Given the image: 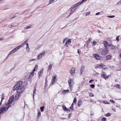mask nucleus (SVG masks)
Wrapping results in <instances>:
<instances>
[{"instance_id": "obj_1", "label": "nucleus", "mask_w": 121, "mask_h": 121, "mask_svg": "<svg viewBox=\"0 0 121 121\" xmlns=\"http://www.w3.org/2000/svg\"><path fill=\"white\" fill-rule=\"evenodd\" d=\"M23 82L22 81L19 82L18 83H16V85L13 87V90H17V96H18L20 94L22 93L24 90V86H22Z\"/></svg>"}, {"instance_id": "obj_2", "label": "nucleus", "mask_w": 121, "mask_h": 121, "mask_svg": "<svg viewBox=\"0 0 121 121\" xmlns=\"http://www.w3.org/2000/svg\"><path fill=\"white\" fill-rule=\"evenodd\" d=\"M99 53L100 54H102L103 55H105L107 54L108 52L107 48H105L103 50L102 48H100L98 49Z\"/></svg>"}, {"instance_id": "obj_3", "label": "nucleus", "mask_w": 121, "mask_h": 121, "mask_svg": "<svg viewBox=\"0 0 121 121\" xmlns=\"http://www.w3.org/2000/svg\"><path fill=\"white\" fill-rule=\"evenodd\" d=\"M14 96L12 95L10 97L8 100L9 102H8V109L11 107V105H10V104L12 103L13 99H14Z\"/></svg>"}, {"instance_id": "obj_4", "label": "nucleus", "mask_w": 121, "mask_h": 121, "mask_svg": "<svg viewBox=\"0 0 121 121\" xmlns=\"http://www.w3.org/2000/svg\"><path fill=\"white\" fill-rule=\"evenodd\" d=\"M8 110V108L5 107H1V109H0V112L2 113H4L6 111Z\"/></svg>"}, {"instance_id": "obj_5", "label": "nucleus", "mask_w": 121, "mask_h": 121, "mask_svg": "<svg viewBox=\"0 0 121 121\" xmlns=\"http://www.w3.org/2000/svg\"><path fill=\"white\" fill-rule=\"evenodd\" d=\"M68 83L69 85V86L70 88L71 89L72 88L73 82V81L71 79H69L68 81Z\"/></svg>"}, {"instance_id": "obj_6", "label": "nucleus", "mask_w": 121, "mask_h": 121, "mask_svg": "<svg viewBox=\"0 0 121 121\" xmlns=\"http://www.w3.org/2000/svg\"><path fill=\"white\" fill-rule=\"evenodd\" d=\"M101 76L105 80L108 79L109 77V75H107L106 74H101Z\"/></svg>"}, {"instance_id": "obj_7", "label": "nucleus", "mask_w": 121, "mask_h": 121, "mask_svg": "<svg viewBox=\"0 0 121 121\" xmlns=\"http://www.w3.org/2000/svg\"><path fill=\"white\" fill-rule=\"evenodd\" d=\"M97 68H101L102 69H105L106 68L105 66L104 65L102 64H101L100 65H98L97 66Z\"/></svg>"}, {"instance_id": "obj_8", "label": "nucleus", "mask_w": 121, "mask_h": 121, "mask_svg": "<svg viewBox=\"0 0 121 121\" xmlns=\"http://www.w3.org/2000/svg\"><path fill=\"white\" fill-rule=\"evenodd\" d=\"M71 42V39H68L66 42L65 45L67 47H68V45L70 44Z\"/></svg>"}, {"instance_id": "obj_9", "label": "nucleus", "mask_w": 121, "mask_h": 121, "mask_svg": "<svg viewBox=\"0 0 121 121\" xmlns=\"http://www.w3.org/2000/svg\"><path fill=\"white\" fill-rule=\"evenodd\" d=\"M94 56L95 57V58L97 60L99 59L100 58V56L99 55V54H96L94 55Z\"/></svg>"}, {"instance_id": "obj_10", "label": "nucleus", "mask_w": 121, "mask_h": 121, "mask_svg": "<svg viewBox=\"0 0 121 121\" xmlns=\"http://www.w3.org/2000/svg\"><path fill=\"white\" fill-rule=\"evenodd\" d=\"M62 107L64 110V111L68 112H70V110L67 109L65 105L63 106H62Z\"/></svg>"}, {"instance_id": "obj_11", "label": "nucleus", "mask_w": 121, "mask_h": 121, "mask_svg": "<svg viewBox=\"0 0 121 121\" xmlns=\"http://www.w3.org/2000/svg\"><path fill=\"white\" fill-rule=\"evenodd\" d=\"M45 53V52L44 51H43V52L42 53H41L39 54L38 55V56L39 57V58H41L43 56H44V54Z\"/></svg>"}, {"instance_id": "obj_12", "label": "nucleus", "mask_w": 121, "mask_h": 121, "mask_svg": "<svg viewBox=\"0 0 121 121\" xmlns=\"http://www.w3.org/2000/svg\"><path fill=\"white\" fill-rule=\"evenodd\" d=\"M69 92V90L68 89L66 90H64L62 92V94H65Z\"/></svg>"}, {"instance_id": "obj_13", "label": "nucleus", "mask_w": 121, "mask_h": 121, "mask_svg": "<svg viewBox=\"0 0 121 121\" xmlns=\"http://www.w3.org/2000/svg\"><path fill=\"white\" fill-rule=\"evenodd\" d=\"M70 72L71 74H73V73H75V69L74 68H72L70 70Z\"/></svg>"}, {"instance_id": "obj_14", "label": "nucleus", "mask_w": 121, "mask_h": 121, "mask_svg": "<svg viewBox=\"0 0 121 121\" xmlns=\"http://www.w3.org/2000/svg\"><path fill=\"white\" fill-rule=\"evenodd\" d=\"M103 43L104 45L105 48H107L108 42L107 41H105L103 42Z\"/></svg>"}, {"instance_id": "obj_15", "label": "nucleus", "mask_w": 121, "mask_h": 121, "mask_svg": "<svg viewBox=\"0 0 121 121\" xmlns=\"http://www.w3.org/2000/svg\"><path fill=\"white\" fill-rule=\"evenodd\" d=\"M85 67V66L83 65L81 67L80 69V73L81 74L82 73L84 70Z\"/></svg>"}, {"instance_id": "obj_16", "label": "nucleus", "mask_w": 121, "mask_h": 121, "mask_svg": "<svg viewBox=\"0 0 121 121\" xmlns=\"http://www.w3.org/2000/svg\"><path fill=\"white\" fill-rule=\"evenodd\" d=\"M112 57V56L111 55H108L106 57V60H110Z\"/></svg>"}, {"instance_id": "obj_17", "label": "nucleus", "mask_w": 121, "mask_h": 121, "mask_svg": "<svg viewBox=\"0 0 121 121\" xmlns=\"http://www.w3.org/2000/svg\"><path fill=\"white\" fill-rule=\"evenodd\" d=\"M21 46H19L15 48L13 50L15 52L16 51H17L21 47Z\"/></svg>"}, {"instance_id": "obj_18", "label": "nucleus", "mask_w": 121, "mask_h": 121, "mask_svg": "<svg viewBox=\"0 0 121 121\" xmlns=\"http://www.w3.org/2000/svg\"><path fill=\"white\" fill-rule=\"evenodd\" d=\"M56 77L55 76H53L52 77V83L55 82L56 80Z\"/></svg>"}, {"instance_id": "obj_19", "label": "nucleus", "mask_w": 121, "mask_h": 121, "mask_svg": "<svg viewBox=\"0 0 121 121\" xmlns=\"http://www.w3.org/2000/svg\"><path fill=\"white\" fill-rule=\"evenodd\" d=\"M52 66V64H51L49 66V67L48 69V71H50V70H51Z\"/></svg>"}, {"instance_id": "obj_20", "label": "nucleus", "mask_w": 121, "mask_h": 121, "mask_svg": "<svg viewBox=\"0 0 121 121\" xmlns=\"http://www.w3.org/2000/svg\"><path fill=\"white\" fill-rule=\"evenodd\" d=\"M91 38H89L87 41V44L88 45L89 43L91 41Z\"/></svg>"}, {"instance_id": "obj_21", "label": "nucleus", "mask_w": 121, "mask_h": 121, "mask_svg": "<svg viewBox=\"0 0 121 121\" xmlns=\"http://www.w3.org/2000/svg\"><path fill=\"white\" fill-rule=\"evenodd\" d=\"M32 26L31 25H30L29 26H27L24 27V29H28L30 28Z\"/></svg>"}, {"instance_id": "obj_22", "label": "nucleus", "mask_w": 121, "mask_h": 121, "mask_svg": "<svg viewBox=\"0 0 121 121\" xmlns=\"http://www.w3.org/2000/svg\"><path fill=\"white\" fill-rule=\"evenodd\" d=\"M43 73V71L41 70L39 71L38 73V75L39 76H39H41L42 74H41V73Z\"/></svg>"}, {"instance_id": "obj_23", "label": "nucleus", "mask_w": 121, "mask_h": 121, "mask_svg": "<svg viewBox=\"0 0 121 121\" xmlns=\"http://www.w3.org/2000/svg\"><path fill=\"white\" fill-rule=\"evenodd\" d=\"M73 103L72 104H71V106L69 108L70 109H71L72 110H73Z\"/></svg>"}, {"instance_id": "obj_24", "label": "nucleus", "mask_w": 121, "mask_h": 121, "mask_svg": "<svg viewBox=\"0 0 121 121\" xmlns=\"http://www.w3.org/2000/svg\"><path fill=\"white\" fill-rule=\"evenodd\" d=\"M82 104V102L81 101H78V106L79 107H80Z\"/></svg>"}, {"instance_id": "obj_25", "label": "nucleus", "mask_w": 121, "mask_h": 121, "mask_svg": "<svg viewBox=\"0 0 121 121\" xmlns=\"http://www.w3.org/2000/svg\"><path fill=\"white\" fill-rule=\"evenodd\" d=\"M14 52H15V51H14L13 50H12L9 53V54H8V56H9V55H10L11 54H12L14 53Z\"/></svg>"}, {"instance_id": "obj_26", "label": "nucleus", "mask_w": 121, "mask_h": 121, "mask_svg": "<svg viewBox=\"0 0 121 121\" xmlns=\"http://www.w3.org/2000/svg\"><path fill=\"white\" fill-rule=\"evenodd\" d=\"M80 4V3H79V2H78V3L75 4V5H73L75 8V7H77L80 4Z\"/></svg>"}, {"instance_id": "obj_27", "label": "nucleus", "mask_w": 121, "mask_h": 121, "mask_svg": "<svg viewBox=\"0 0 121 121\" xmlns=\"http://www.w3.org/2000/svg\"><path fill=\"white\" fill-rule=\"evenodd\" d=\"M55 0H50L49 1V4H51L54 2Z\"/></svg>"}, {"instance_id": "obj_28", "label": "nucleus", "mask_w": 121, "mask_h": 121, "mask_svg": "<svg viewBox=\"0 0 121 121\" xmlns=\"http://www.w3.org/2000/svg\"><path fill=\"white\" fill-rule=\"evenodd\" d=\"M44 107L43 106L42 107H41L40 108L41 111V112H43V109L44 108Z\"/></svg>"}, {"instance_id": "obj_29", "label": "nucleus", "mask_w": 121, "mask_h": 121, "mask_svg": "<svg viewBox=\"0 0 121 121\" xmlns=\"http://www.w3.org/2000/svg\"><path fill=\"white\" fill-rule=\"evenodd\" d=\"M115 86H114L115 87H116L117 88H119L120 86V85L119 84H115Z\"/></svg>"}, {"instance_id": "obj_30", "label": "nucleus", "mask_w": 121, "mask_h": 121, "mask_svg": "<svg viewBox=\"0 0 121 121\" xmlns=\"http://www.w3.org/2000/svg\"><path fill=\"white\" fill-rule=\"evenodd\" d=\"M4 96H3V94H2V97H1V101H0V102H2L3 100L4 99Z\"/></svg>"}, {"instance_id": "obj_31", "label": "nucleus", "mask_w": 121, "mask_h": 121, "mask_svg": "<svg viewBox=\"0 0 121 121\" xmlns=\"http://www.w3.org/2000/svg\"><path fill=\"white\" fill-rule=\"evenodd\" d=\"M41 115V112L40 111H39L38 112V116H37V117L38 118H39V117H40Z\"/></svg>"}, {"instance_id": "obj_32", "label": "nucleus", "mask_w": 121, "mask_h": 121, "mask_svg": "<svg viewBox=\"0 0 121 121\" xmlns=\"http://www.w3.org/2000/svg\"><path fill=\"white\" fill-rule=\"evenodd\" d=\"M90 14V12H86V13L85 16H87L89 15Z\"/></svg>"}, {"instance_id": "obj_33", "label": "nucleus", "mask_w": 121, "mask_h": 121, "mask_svg": "<svg viewBox=\"0 0 121 121\" xmlns=\"http://www.w3.org/2000/svg\"><path fill=\"white\" fill-rule=\"evenodd\" d=\"M36 90V88H35L34 90V91H33V96H34H34L35 95V94H36V93H35Z\"/></svg>"}, {"instance_id": "obj_34", "label": "nucleus", "mask_w": 121, "mask_h": 121, "mask_svg": "<svg viewBox=\"0 0 121 121\" xmlns=\"http://www.w3.org/2000/svg\"><path fill=\"white\" fill-rule=\"evenodd\" d=\"M111 115L109 113H108L106 114L105 116L107 117H109Z\"/></svg>"}, {"instance_id": "obj_35", "label": "nucleus", "mask_w": 121, "mask_h": 121, "mask_svg": "<svg viewBox=\"0 0 121 121\" xmlns=\"http://www.w3.org/2000/svg\"><path fill=\"white\" fill-rule=\"evenodd\" d=\"M106 119L105 117H103L102 119L101 120L102 121H106Z\"/></svg>"}, {"instance_id": "obj_36", "label": "nucleus", "mask_w": 121, "mask_h": 121, "mask_svg": "<svg viewBox=\"0 0 121 121\" xmlns=\"http://www.w3.org/2000/svg\"><path fill=\"white\" fill-rule=\"evenodd\" d=\"M120 36H118L116 38V40L117 41H119V37Z\"/></svg>"}, {"instance_id": "obj_37", "label": "nucleus", "mask_w": 121, "mask_h": 121, "mask_svg": "<svg viewBox=\"0 0 121 121\" xmlns=\"http://www.w3.org/2000/svg\"><path fill=\"white\" fill-rule=\"evenodd\" d=\"M115 48V47L114 46H111V48L112 49H114Z\"/></svg>"}, {"instance_id": "obj_38", "label": "nucleus", "mask_w": 121, "mask_h": 121, "mask_svg": "<svg viewBox=\"0 0 121 121\" xmlns=\"http://www.w3.org/2000/svg\"><path fill=\"white\" fill-rule=\"evenodd\" d=\"M90 86L92 88H94L95 87V85L94 84H91L90 85Z\"/></svg>"}, {"instance_id": "obj_39", "label": "nucleus", "mask_w": 121, "mask_h": 121, "mask_svg": "<svg viewBox=\"0 0 121 121\" xmlns=\"http://www.w3.org/2000/svg\"><path fill=\"white\" fill-rule=\"evenodd\" d=\"M87 0H82V1L81 2H79L80 4H82V3L83 2H85V1H86Z\"/></svg>"}, {"instance_id": "obj_40", "label": "nucleus", "mask_w": 121, "mask_h": 121, "mask_svg": "<svg viewBox=\"0 0 121 121\" xmlns=\"http://www.w3.org/2000/svg\"><path fill=\"white\" fill-rule=\"evenodd\" d=\"M108 17L109 18H112L114 17H115V16L114 15L110 16H108Z\"/></svg>"}, {"instance_id": "obj_41", "label": "nucleus", "mask_w": 121, "mask_h": 121, "mask_svg": "<svg viewBox=\"0 0 121 121\" xmlns=\"http://www.w3.org/2000/svg\"><path fill=\"white\" fill-rule=\"evenodd\" d=\"M76 101H77V99H76V97H75L74 98V99L73 100V102L74 103H75L76 102Z\"/></svg>"}, {"instance_id": "obj_42", "label": "nucleus", "mask_w": 121, "mask_h": 121, "mask_svg": "<svg viewBox=\"0 0 121 121\" xmlns=\"http://www.w3.org/2000/svg\"><path fill=\"white\" fill-rule=\"evenodd\" d=\"M110 101L111 102H112L113 103H115V102L112 100H110Z\"/></svg>"}, {"instance_id": "obj_43", "label": "nucleus", "mask_w": 121, "mask_h": 121, "mask_svg": "<svg viewBox=\"0 0 121 121\" xmlns=\"http://www.w3.org/2000/svg\"><path fill=\"white\" fill-rule=\"evenodd\" d=\"M75 8L74 7V5H73V6H72L70 8V9L71 10H72V9H74V8Z\"/></svg>"}, {"instance_id": "obj_44", "label": "nucleus", "mask_w": 121, "mask_h": 121, "mask_svg": "<svg viewBox=\"0 0 121 121\" xmlns=\"http://www.w3.org/2000/svg\"><path fill=\"white\" fill-rule=\"evenodd\" d=\"M38 65H36L35 67V69H36V70H37L38 68Z\"/></svg>"}, {"instance_id": "obj_45", "label": "nucleus", "mask_w": 121, "mask_h": 121, "mask_svg": "<svg viewBox=\"0 0 121 121\" xmlns=\"http://www.w3.org/2000/svg\"><path fill=\"white\" fill-rule=\"evenodd\" d=\"M26 50L28 51H29L30 49V48L29 46L26 47Z\"/></svg>"}, {"instance_id": "obj_46", "label": "nucleus", "mask_w": 121, "mask_h": 121, "mask_svg": "<svg viewBox=\"0 0 121 121\" xmlns=\"http://www.w3.org/2000/svg\"><path fill=\"white\" fill-rule=\"evenodd\" d=\"M90 95L91 96H94V95L92 93H91L90 94Z\"/></svg>"}, {"instance_id": "obj_47", "label": "nucleus", "mask_w": 121, "mask_h": 121, "mask_svg": "<svg viewBox=\"0 0 121 121\" xmlns=\"http://www.w3.org/2000/svg\"><path fill=\"white\" fill-rule=\"evenodd\" d=\"M117 4L118 5H120L121 4V0L119 1L117 3Z\"/></svg>"}, {"instance_id": "obj_48", "label": "nucleus", "mask_w": 121, "mask_h": 121, "mask_svg": "<svg viewBox=\"0 0 121 121\" xmlns=\"http://www.w3.org/2000/svg\"><path fill=\"white\" fill-rule=\"evenodd\" d=\"M25 43H24V42L22 43V44H21V45H20L19 46H21V47H23V46L25 45Z\"/></svg>"}, {"instance_id": "obj_49", "label": "nucleus", "mask_w": 121, "mask_h": 121, "mask_svg": "<svg viewBox=\"0 0 121 121\" xmlns=\"http://www.w3.org/2000/svg\"><path fill=\"white\" fill-rule=\"evenodd\" d=\"M4 38L3 37H2L0 38V40L1 41L2 40H4Z\"/></svg>"}, {"instance_id": "obj_50", "label": "nucleus", "mask_w": 121, "mask_h": 121, "mask_svg": "<svg viewBox=\"0 0 121 121\" xmlns=\"http://www.w3.org/2000/svg\"><path fill=\"white\" fill-rule=\"evenodd\" d=\"M31 75L32 76H33L34 75V72H33L32 73H31Z\"/></svg>"}, {"instance_id": "obj_51", "label": "nucleus", "mask_w": 121, "mask_h": 121, "mask_svg": "<svg viewBox=\"0 0 121 121\" xmlns=\"http://www.w3.org/2000/svg\"><path fill=\"white\" fill-rule=\"evenodd\" d=\"M112 44H108V45H107V46L108 47V46H112Z\"/></svg>"}, {"instance_id": "obj_52", "label": "nucleus", "mask_w": 121, "mask_h": 121, "mask_svg": "<svg viewBox=\"0 0 121 121\" xmlns=\"http://www.w3.org/2000/svg\"><path fill=\"white\" fill-rule=\"evenodd\" d=\"M93 81H94V80H93L91 79L89 81V82L90 83H91V82H92Z\"/></svg>"}, {"instance_id": "obj_53", "label": "nucleus", "mask_w": 121, "mask_h": 121, "mask_svg": "<svg viewBox=\"0 0 121 121\" xmlns=\"http://www.w3.org/2000/svg\"><path fill=\"white\" fill-rule=\"evenodd\" d=\"M100 12H98V13H96V14H95V15H99V14H100Z\"/></svg>"}, {"instance_id": "obj_54", "label": "nucleus", "mask_w": 121, "mask_h": 121, "mask_svg": "<svg viewBox=\"0 0 121 121\" xmlns=\"http://www.w3.org/2000/svg\"><path fill=\"white\" fill-rule=\"evenodd\" d=\"M96 42L95 41H94L93 42V43L94 45H95L96 44Z\"/></svg>"}, {"instance_id": "obj_55", "label": "nucleus", "mask_w": 121, "mask_h": 121, "mask_svg": "<svg viewBox=\"0 0 121 121\" xmlns=\"http://www.w3.org/2000/svg\"><path fill=\"white\" fill-rule=\"evenodd\" d=\"M16 26V25H12L11 27H15Z\"/></svg>"}, {"instance_id": "obj_56", "label": "nucleus", "mask_w": 121, "mask_h": 121, "mask_svg": "<svg viewBox=\"0 0 121 121\" xmlns=\"http://www.w3.org/2000/svg\"><path fill=\"white\" fill-rule=\"evenodd\" d=\"M69 118H70V116L71 115V113H70L69 114Z\"/></svg>"}, {"instance_id": "obj_57", "label": "nucleus", "mask_w": 121, "mask_h": 121, "mask_svg": "<svg viewBox=\"0 0 121 121\" xmlns=\"http://www.w3.org/2000/svg\"><path fill=\"white\" fill-rule=\"evenodd\" d=\"M35 60V59H32V60H30V61H32L33 60Z\"/></svg>"}, {"instance_id": "obj_58", "label": "nucleus", "mask_w": 121, "mask_h": 121, "mask_svg": "<svg viewBox=\"0 0 121 121\" xmlns=\"http://www.w3.org/2000/svg\"><path fill=\"white\" fill-rule=\"evenodd\" d=\"M26 45L27 47L29 46V44L27 42L26 43Z\"/></svg>"}, {"instance_id": "obj_59", "label": "nucleus", "mask_w": 121, "mask_h": 121, "mask_svg": "<svg viewBox=\"0 0 121 121\" xmlns=\"http://www.w3.org/2000/svg\"><path fill=\"white\" fill-rule=\"evenodd\" d=\"M27 43V41L26 40L24 42V43H25V44H26V43Z\"/></svg>"}, {"instance_id": "obj_60", "label": "nucleus", "mask_w": 121, "mask_h": 121, "mask_svg": "<svg viewBox=\"0 0 121 121\" xmlns=\"http://www.w3.org/2000/svg\"><path fill=\"white\" fill-rule=\"evenodd\" d=\"M15 17V16H14L13 17H11V18H9V19H12L13 18H14Z\"/></svg>"}, {"instance_id": "obj_61", "label": "nucleus", "mask_w": 121, "mask_h": 121, "mask_svg": "<svg viewBox=\"0 0 121 121\" xmlns=\"http://www.w3.org/2000/svg\"><path fill=\"white\" fill-rule=\"evenodd\" d=\"M73 12H72L70 13L69 14L70 15H71L72 14H73Z\"/></svg>"}, {"instance_id": "obj_62", "label": "nucleus", "mask_w": 121, "mask_h": 121, "mask_svg": "<svg viewBox=\"0 0 121 121\" xmlns=\"http://www.w3.org/2000/svg\"><path fill=\"white\" fill-rule=\"evenodd\" d=\"M36 70V69L34 68L33 70V72H34V71H35Z\"/></svg>"}, {"instance_id": "obj_63", "label": "nucleus", "mask_w": 121, "mask_h": 121, "mask_svg": "<svg viewBox=\"0 0 121 121\" xmlns=\"http://www.w3.org/2000/svg\"><path fill=\"white\" fill-rule=\"evenodd\" d=\"M66 40H65V39H64L63 40V43H64L65 42V41Z\"/></svg>"}, {"instance_id": "obj_64", "label": "nucleus", "mask_w": 121, "mask_h": 121, "mask_svg": "<svg viewBox=\"0 0 121 121\" xmlns=\"http://www.w3.org/2000/svg\"><path fill=\"white\" fill-rule=\"evenodd\" d=\"M119 56L121 58V53L120 54Z\"/></svg>"}]
</instances>
